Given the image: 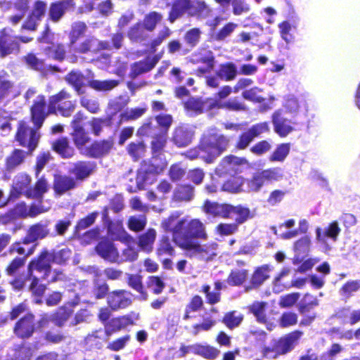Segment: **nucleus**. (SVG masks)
<instances>
[{"label": "nucleus", "mask_w": 360, "mask_h": 360, "mask_svg": "<svg viewBox=\"0 0 360 360\" xmlns=\"http://www.w3.org/2000/svg\"><path fill=\"white\" fill-rule=\"evenodd\" d=\"M181 213L174 212L162 223V228L172 233L173 240L179 246V240L187 242H197L195 239H206L205 224L198 219L180 218Z\"/></svg>", "instance_id": "nucleus-1"}, {"label": "nucleus", "mask_w": 360, "mask_h": 360, "mask_svg": "<svg viewBox=\"0 0 360 360\" xmlns=\"http://www.w3.org/2000/svg\"><path fill=\"white\" fill-rule=\"evenodd\" d=\"M233 13L236 15L247 13L250 11V6L245 0H233L232 1Z\"/></svg>", "instance_id": "nucleus-60"}, {"label": "nucleus", "mask_w": 360, "mask_h": 360, "mask_svg": "<svg viewBox=\"0 0 360 360\" xmlns=\"http://www.w3.org/2000/svg\"><path fill=\"white\" fill-rule=\"evenodd\" d=\"M179 247L186 250L189 257H198L205 261L212 260L217 255V245L214 243L200 245L198 242L179 240Z\"/></svg>", "instance_id": "nucleus-3"}, {"label": "nucleus", "mask_w": 360, "mask_h": 360, "mask_svg": "<svg viewBox=\"0 0 360 360\" xmlns=\"http://www.w3.org/2000/svg\"><path fill=\"white\" fill-rule=\"evenodd\" d=\"M48 184L45 179H40L37 181L33 190L27 191V196L38 198L47 191Z\"/></svg>", "instance_id": "nucleus-48"}, {"label": "nucleus", "mask_w": 360, "mask_h": 360, "mask_svg": "<svg viewBox=\"0 0 360 360\" xmlns=\"http://www.w3.org/2000/svg\"><path fill=\"white\" fill-rule=\"evenodd\" d=\"M129 285L136 290L137 292L141 293L140 299L146 300L147 299V295L143 291V286L141 284V278L137 275H131L129 277Z\"/></svg>", "instance_id": "nucleus-56"}, {"label": "nucleus", "mask_w": 360, "mask_h": 360, "mask_svg": "<svg viewBox=\"0 0 360 360\" xmlns=\"http://www.w3.org/2000/svg\"><path fill=\"white\" fill-rule=\"evenodd\" d=\"M69 98V95L62 91L58 94L52 96L49 101V112L56 113L57 111L64 117H69L75 110V105L70 101L62 102Z\"/></svg>", "instance_id": "nucleus-6"}, {"label": "nucleus", "mask_w": 360, "mask_h": 360, "mask_svg": "<svg viewBox=\"0 0 360 360\" xmlns=\"http://www.w3.org/2000/svg\"><path fill=\"white\" fill-rule=\"evenodd\" d=\"M39 137V136L37 134V132L27 127L25 122L19 124L16 135L17 140L22 146L28 147L30 152L37 147Z\"/></svg>", "instance_id": "nucleus-7"}, {"label": "nucleus", "mask_w": 360, "mask_h": 360, "mask_svg": "<svg viewBox=\"0 0 360 360\" xmlns=\"http://www.w3.org/2000/svg\"><path fill=\"white\" fill-rule=\"evenodd\" d=\"M108 302L114 310L125 308L131 303V295L125 290H115L108 295Z\"/></svg>", "instance_id": "nucleus-10"}, {"label": "nucleus", "mask_w": 360, "mask_h": 360, "mask_svg": "<svg viewBox=\"0 0 360 360\" xmlns=\"http://www.w3.org/2000/svg\"><path fill=\"white\" fill-rule=\"evenodd\" d=\"M54 150L63 158L72 157L74 153L73 148L69 146L66 139H61L55 142L53 145Z\"/></svg>", "instance_id": "nucleus-37"}, {"label": "nucleus", "mask_w": 360, "mask_h": 360, "mask_svg": "<svg viewBox=\"0 0 360 360\" xmlns=\"http://www.w3.org/2000/svg\"><path fill=\"white\" fill-rule=\"evenodd\" d=\"M46 4L42 1H37L34 4L32 15L29 20L23 25L22 28L30 30H34L37 26V22L41 17L44 16L46 11Z\"/></svg>", "instance_id": "nucleus-22"}, {"label": "nucleus", "mask_w": 360, "mask_h": 360, "mask_svg": "<svg viewBox=\"0 0 360 360\" xmlns=\"http://www.w3.org/2000/svg\"><path fill=\"white\" fill-rule=\"evenodd\" d=\"M290 150V143H281L277 146L269 158L270 162H283Z\"/></svg>", "instance_id": "nucleus-34"}, {"label": "nucleus", "mask_w": 360, "mask_h": 360, "mask_svg": "<svg viewBox=\"0 0 360 360\" xmlns=\"http://www.w3.org/2000/svg\"><path fill=\"white\" fill-rule=\"evenodd\" d=\"M201 32L198 28H193L188 31L184 37L185 41L191 47L195 46L199 41Z\"/></svg>", "instance_id": "nucleus-58"}, {"label": "nucleus", "mask_w": 360, "mask_h": 360, "mask_svg": "<svg viewBox=\"0 0 360 360\" xmlns=\"http://www.w3.org/2000/svg\"><path fill=\"white\" fill-rule=\"evenodd\" d=\"M243 319V317L240 313L233 311L226 314L224 318V323L228 328H232L238 326L241 323Z\"/></svg>", "instance_id": "nucleus-50"}, {"label": "nucleus", "mask_w": 360, "mask_h": 360, "mask_svg": "<svg viewBox=\"0 0 360 360\" xmlns=\"http://www.w3.org/2000/svg\"><path fill=\"white\" fill-rule=\"evenodd\" d=\"M243 160L235 156H229L225 158L219 167L217 168V172L219 174L222 173H230L233 171L237 172V166L241 165Z\"/></svg>", "instance_id": "nucleus-28"}, {"label": "nucleus", "mask_w": 360, "mask_h": 360, "mask_svg": "<svg viewBox=\"0 0 360 360\" xmlns=\"http://www.w3.org/2000/svg\"><path fill=\"white\" fill-rule=\"evenodd\" d=\"M271 269L267 266L258 268L252 275V283L253 285H259L269 277Z\"/></svg>", "instance_id": "nucleus-42"}, {"label": "nucleus", "mask_w": 360, "mask_h": 360, "mask_svg": "<svg viewBox=\"0 0 360 360\" xmlns=\"http://www.w3.org/2000/svg\"><path fill=\"white\" fill-rule=\"evenodd\" d=\"M295 225V221L290 219L281 224L278 228L274 227L273 230L276 235L283 239H291L296 237L299 232L305 233L308 230V222L306 219H302L299 222V229L290 230Z\"/></svg>", "instance_id": "nucleus-5"}, {"label": "nucleus", "mask_w": 360, "mask_h": 360, "mask_svg": "<svg viewBox=\"0 0 360 360\" xmlns=\"http://www.w3.org/2000/svg\"><path fill=\"white\" fill-rule=\"evenodd\" d=\"M145 112V108H136L127 110L121 115V121L136 120L140 117Z\"/></svg>", "instance_id": "nucleus-59"}, {"label": "nucleus", "mask_w": 360, "mask_h": 360, "mask_svg": "<svg viewBox=\"0 0 360 360\" xmlns=\"http://www.w3.org/2000/svg\"><path fill=\"white\" fill-rule=\"evenodd\" d=\"M245 180L241 176L233 177L224 184L222 190L229 193L240 192L243 191L242 186Z\"/></svg>", "instance_id": "nucleus-40"}, {"label": "nucleus", "mask_w": 360, "mask_h": 360, "mask_svg": "<svg viewBox=\"0 0 360 360\" xmlns=\"http://www.w3.org/2000/svg\"><path fill=\"white\" fill-rule=\"evenodd\" d=\"M146 225V219L144 216L131 217L128 221L129 229L134 231H140Z\"/></svg>", "instance_id": "nucleus-52"}, {"label": "nucleus", "mask_w": 360, "mask_h": 360, "mask_svg": "<svg viewBox=\"0 0 360 360\" xmlns=\"http://www.w3.org/2000/svg\"><path fill=\"white\" fill-rule=\"evenodd\" d=\"M108 46V43L101 42L98 41L96 39L91 38L83 42L78 49V51L79 53H85L89 51H96L101 49H107Z\"/></svg>", "instance_id": "nucleus-33"}, {"label": "nucleus", "mask_w": 360, "mask_h": 360, "mask_svg": "<svg viewBox=\"0 0 360 360\" xmlns=\"http://www.w3.org/2000/svg\"><path fill=\"white\" fill-rule=\"evenodd\" d=\"M161 56H155L153 58H148L143 61L135 63L131 65V75L136 77L142 73L150 70L158 63Z\"/></svg>", "instance_id": "nucleus-23"}, {"label": "nucleus", "mask_w": 360, "mask_h": 360, "mask_svg": "<svg viewBox=\"0 0 360 360\" xmlns=\"http://www.w3.org/2000/svg\"><path fill=\"white\" fill-rule=\"evenodd\" d=\"M48 234L49 230L46 229V226L40 224L34 225L30 229L24 243H33L38 239L44 238Z\"/></svg>", "instance_id": "nucleus-31"}, {"label": "nucleus", "mask_w": 360, "mask_h": 360, "mask_svg": "<svg viewBox=\"0 0 360 360\" xmlns=\"http://www.w3.org/2000/svg\"><path fill=\"white\" fill-rule=\"evenodd\" d=\"M44 103V98L38 96L31 110L33 122L37 128L41 126L46 117Z\"/></svg>", "instance_id": "nucleus-26"}, {"label": "nucleus", "mask_w": 360, "mask_h": 360, "mask_svg": "<svg viewBox=\"0 0 360 360\" xmlns=\"http://www.w3.org/2000/svg\"><path fill=\"white\" fill-rule=\"evenodd\" d=\"M264 181H278L283 176L282 169L280 168H273L264 170L261 172Z\"/></svg>", "instance_id": "nucleus-57"}, {"label": "nucleus", "mask_w": 360, "mask_h": 360, "mask_svg": "<svg viewBox=\"0 0 360 360\" xmlns=\"http://www.w3.org/2000/svg\"><path fill=\"white\" fill-rule=\"evenodd\" d=\"M302 105H304V102L300 101L293 96H289L285 100L283 107L286 112L291 115H295L299 112V110Z\"/></svg>", "instance_id": "nucleus-43"}, {"label": "nucleus", "mask_w": 360, "mask_h": 360, "mask_svg": "<svg viewBox=\"0 0 360 360\" xmlns=\"http://www.w3.org/2000/svg\"><path fill=\"white\" fill-rule=\"evenodd\" d=\"M33 316L28 314L25 318L22 319L17 324L14 329L15 333L20 338L30 337L34 330L32 325Z\"/></svg>", "instance_id": "nucleus-25"}, {"label": "nucleus", "mask_w": 360, "mask_h": 360, "mask_svg": "<svg viewBox=\"0 0 360 360\" xmlns=\"http://www.w3.org/2000/svg\"><path fill=\"white\" fill-rule=\"evenodd\" d=\"M290 269L289 268H283L277 277L274 279L273 290L276 292H281L285 288H288L290 285L289 284H284L282 280L285 276L289 275Z\"/></svg>", "instance_id": "nucleus-46"}, {"label": "nucleus", "mask_w": 360, "mask_h": 360, "mask_svg": "<svg viewBox=\"0 0 360 360\" xmlns=\"http://www.w3.org/2000/svg\"><path fill=\"white\" fill-rule=\"evenodd\" d=\"M212 105L213 103L211 102L202 103L198 99L192 98L184 103V107L188 113L193 115L202 112L205 106H212ZM214 105H218V104L214 103Z\"/></svg>", "instance_id": "nucleus-32"}, {"label": "nucleus", "mask_w": 360, "mask_h": 360, "mask_svg": "<svg viewBox=\"0 0 360 360\" xmlns=\"http://www.w3.org/2000/svg\"><path fill=\"white\" fill-rule=\"evenodd\" d=\"M93 169V166L90 163L79 162L75 165L72 173L79 179H83L87 177Z\"/></svg>", "instance_id": "nucleus-44"}, {"label": "nucleus", "mask_w": 360, "mask_h": 360, "mask_svg": "<svg viewBox=\"0 0 360 360\" xmlns=\"http://www.w3.org/2000/svg\"><path fill=\"white\" fill-rule=\"evenodd\" d=\"M75 185L72 178L66 176H59L56 178L54 188L55 191L58 193H62L72 188Z\"/></svg>", "instance_id": "nucleus-41"}, {"label": "nucleus", "mask_w": 360, "mask_h": 360, "mask_svg": "<svg viewBox=\"0 0 360 360\" xmlns=\"http://www.w3.org/2000/svg\"><path fill=\"white\" fill-rule=\"evenodd\" d=\"M265 305L266 304L264 302H255L250 307L251 311L259 322H264L265 321Z\"/></svg>", "instance_id": "nucleus-62"}, {"label": "nucleus", "mask_w": 360, "mask_h": 360, "mask_svg": "<svg viewBox=\"0 0 360 360\" xmlns=\"http://www.w3.org/2000/svg\"><path fill=\"white\" fill-rule=\"evenodd\" d=\"M167 141V134L160 132L154 136L152 141V149L154 152H159L165 146Z\"/></svg>", "instance_id": "nucleus-63"}, {"label": "nucleus", "mask_w": 360, "mask_h": 360, "mask_svg": "<svg viewBox=\"0 0 360 360\" xmlns=\"http://www.w3.org/2000/svg\"><path fill=\"white\" fill-rule=\"evenodd\" d=\"M83 119V115L80 112L77 113L72 122L73 128L72 137L74 142L80 152L82 153V149L86 148L85 145L89 142V138L84 131L83 127L80 125V122Z\"/></svg>", "instance_id": "nucleus-8"}, {"label": "nucleus", "mask_w": 360, "mask_h": 360, "mask_svg": "<svg viewBox=\"0 0 360 360\" xmlns=\"http://www.w3.org/2000/svg\"><path fill=\"white\" fill-rule=\"evenodd\" d=\"M272 119L274 130L280 136H286L292 131L290 122L282 116V112L280 110L274 113Z\"/></svg>", "instance_id": "nucleus-21"}, {"label": "nucleus", "mask_w": 360, "mask_h": 360, "mask_svg": "<svg viewBox=\"0 0 360 360\" xmlns=\"http://www.w3.org/2000/svg\"><path fill=\"white\" fill-rule=\"evenodd\" d=\"M156 238V231L153 229H148L139 238V246L144 252H150L153 250V243Z\"/></svg>", "instance_id": "nucleus-30"}, {"label": "nucleus", "mask_w": 360, "mask_h": 360, "mask_svg": "<svg viewBox=\"0 0 360 360\" xmlns=\"http://www.w3.org/2000/svg\"><path fill=\"white\" fill-rule=\"evenodd\" d=\"M97 253L104 259L112 262L118 261L119 254L113 244L108 240L101 241L96 248Z\"/></svg>", "instance_id": "nucleus-16"}, {"label": "nucleus", "mask_w": 360, "mask_h": 360, "mask_svg": "<svg viewBox=\"0 0 360 360\" xmlns=\"http://www.w3.org/2000/svg\"><path fill=\"white\" fill-rule=\"evenodd\" d=\"M193 189L190 186H181L174 192V199L176 200H190L193 195Z\"/></svg>", "instance_id": "nucleus-47"}, {"label": "nucleus", "mask_w": 360, "mask_h": 360, "mask_svg": "<svg viewBox=\"0 0 360 360\" xmlns=\"http://www.w3.org/2000/svg\"><path fill=\"white\" fill-rule=\"evenodd\" d=\"M73 6L74 3L72 0L63 1L52 4L49 11L50 18L53 21H58L66 11Z\"/></svg>", "instance_id": "nucleus-27"}, {"label": "nucleus", "mask_w": 360, "mask_h": 360, "mask_svg": "<svg viewBox=\"0 0 360 360\" xmlns=\"http://www.w3.org/2000/svg\"><path fill=\"white\" fill-rule=\"evenodd\" d=\"M192 136L191 131H189L186 127H179L174 131L173 140L176 146L184 147L191 143Z\"/></svg>", "instance_id": "nucleus-29"}, {"label": "nucleus", "mask_w": 360, "mask_h": 360, "mask_svg": "<svg viewBox=\"0 0 360 360\" xmlns=\"http://www.w3.org/2000/svg\"><path fill=\"white\" fill-rule=\"evenodd\" d=\"M52 257L53 256L51 253L44 252L37 262H31L29 266L30 276H32L34 271H37L39 273L44 272V278H47L48 275L51 274L50 261Z\"/></svg>", "instance_id": "nucleus-14"}, {"label": "nucleus", "mask_w": 360, "mask_h": 360, "mask_svg": "<svg viewBox=\"0 0 360 360\" xmlns=\"http://www.w3.org/2000/svg\"><path fill=\"white\" fill-rule=\"evenodd\" d=\"M340 232V229L337 221H333L329 224L324 233H321V229L317 228L316 230V240L319 243L326 245V250H328L329 248L326 245V238H330L335 241L338 236Z\"/></svg>", "instance_id": "nucleus-20"}, {"label": "nucleus", "mask_w": 360, "mask_h": 360, "mask_svg": "<svg viewBox=\"0 0 360 360\" xmlns=\"http://www.w3.org/2000/svg\"><path fill=\"white\" fill-rule=\"evenodd\" d=\"M264 181H265L264 179L262 174H261V172L255 174L252 176V179L248 181L247 191L249 192H250V191L257 192V191H259V189L263 186Z\"/></svg>", "instance_id": "nucleus-53"}, {"label": "nucleus", "mask_w": 360, "mask_h": 360, "mask_svg": "<svg viewBox=\"0 0 360 360\" xmlns=\"http://www.w3.org/2000/svg\"><path fill=\"white\" fill-rule=\"evenodd\" d=\"M318 300L314 296L307 294L299 303V311L304 313L318 305Z\"/></svg>", "instance_id": "nucleus-49"}, {"label": "nucleus", "mask_w": 360, "mask_h": 360, "mask_svg": "<svg viewBox=\"0 0 360 360\" xmlns=\"http://www.w3.org/2000/svg\"><path fill=\"white\" fill-rule=\"evenodd\" d=\"M157 252L159 256L172 255L173 254L174 249L167 237L163 236L160 240Z\"/></svg>", "instance_id": "nucleus-54"}, {"label": "nucleus", "mask_w": 360, "mask_h": 360, "mask_svg": "<svg viewBox=\"0 0 360 360\" xmlns=\"http://www.w3.org/2000/svg\"><path fill=\"white\" fill-rule=\"evenodd\" d=\"M248 273L245 269H236L231 271L228 278V283L233 285L242 284L247 278Z\"/></svg>", "instance_id": "nucleus-45"}, {"label": "nucleus", "mask_w": 360, "mask_h": 360, "mask_svg": "<svg viewBox=\"0 0 360 360\" xmlns=\"http://www.w3.org/2000/svg\"><path fill=\"white\" fill-rule=\"evenodd\" d=\"M190 6V0H176L169 13V20L173 22L177 19Z\"/></svg>", "instance_id": "nucleus-36"}, {"label": "nucleus", "mask_w": 360, "mask_h": 360, "mask_svg": "<svg viewBox=\"0 0 360 360\" xmlns=\"http://www.w3.org/2000/svg\"><path fill=\"white\" fill-rule=\"evenodd\" d=\"M11 30H4L0 33V55L5 56L18 48L17 38L11 34Z\"/></svg>", "instance_id": "nucleus-12"}, {"label": "nucleus", "mask_w": 360, "mask_h": 360, "mask_svg": "<svg viewBox=\"0 0 360 360\" xmlns=\"http://www.w3.org/2000/svg\"><path fill=\"white\" fill-rule=\"evenodd\" d=\"M301 335L300 332L295 331L288 334L278 340H275L279 356L291 351L297 343Z\"/></svg>", "instance_id": "nucleus-13"}, {"label": "nucleus", "mask_w": 360, "mask_h": 360, "mask_svg": "<svg viewBox=\"0 0 360 360\" xmlns=\"http://www.w3.org/2000/svg\"><path fill=\"white\" fill-rule=\"evenodd\" d=\"M231 205L227 204H218L206 200L202 210L205 213L212 217H229Z\"/></svg>", "instance_id": "nucleus-18"}, {"label": "nucleus", "mask_w": 360, "mask_h": 360, "mask_svg": "<svg viewBox=\"0 0 360 360\" xmlns=\"http://www.w3.org/2000/svg\"><path fill=\"white\" fill-rule=\"evenodd\" d=\"M25 158V153L20 150H15L7 158L6 166L7 170H11L20 165Z\"/></svg>", "instance_id": "nucleus-39"}, {"label": "nucleus", "mask_w": 360, "mask_h": 360, "mask_svg": "<svg viewBox=\"0 0 360 360\" xmlns=\"http://www.w3.org/2000/svg\"><path fill=\"white\" fill-rule=\"evenodd\" d=\"M112 147V143L110 141L96 142L89 147L82 149V154L97 158L107 154Z\"/></svg>", "instance_id": "nucleus-17"}, {"label": "nucleus", "mask_w": 360, "mask_h": 360, "mask_svg": "<svg viewBox=\"0 0 360 360\" xmlns=\"http://www.w3.org/2000/svg\"><path fill=\"white\" fill-rule=\"evenodd\" d=\"M227 144L228 140L225 137L214 134L205 139L202 147L198 150H191L187 153L186 155L191 160L199 157L207 162H211L221 154Z\"/></svg>", "instance_id": "nucleus-2"}, {"label": "nucleus", "mask_w": 360, "mask_h": 360, "mask_svg": "<svg viewBox=\"0 0 360 360\" xmlns=\"http://www.w3.org/2000/svg\"><path fill=\"white\" fill-rule=\"evenodd\" d=\"M193 352L198 354L209 359H215L219 354V351L209 345H195L191 347H183L179 351V355L184 356L186 353Z\"/></svg>", "instance_id": "nucleus-11"}, {"label": "nucleus", "mask_w": 360, "mask_h": 360, "mask_svg": "<svg viewBox=\"0 0 360 360\" xmlns=\"http://www.w3.org/2000/svg\"><path fill=\"white\" fill-rule=\"evenodd\" d=\"M130 340V335H126L108 343L107 348L111 351H120L125 347Z\"/></svg>", "instance_id": "nucleus-55"}, {"label": "nucleus", "mask_w": 360, "mask_h": 360, "mask_svg": "<svg viewBox=\"0 0 360 360\" xmlns=\"http://www.w3.org/2000/svg\"><path fill=\"white\" fill-rule=\"evenodd\" d=\"M278 27L282 39L287 44L291 43L294 39L292 32L295 29V26L289 21L285 20L279 23Z\"/></svg>", "instance_id": "nucleus-38"}, {"label": "nucleus", "mask_w": 360, "mask_h": 360, "mask_svg": "<svg viewBox=\"0 0 360 360\" xmlns=\"http://www.w3.org/2000/svg\"><path fill=\"white\" fill-rule=\"evenodd\" d=\"M263 356L267 359H276L278 354V350L275 340L271 341L268 345L264 346L262 349Z\"/></svg>", "instance_id": "nucleus-61"}, {"label": "nucleus", "mask_w": 360, "mask_h": 360, "mask_svg": "<svg viewBox=\"0 0 360 360\" xmlns=\"http://www.w3.org/2000/svg\"><path fill=\"white\" fill-rule=\"evenodd\" d=\"M162 20V15L157 12H151L146 15L143 21L145 28L148 31H152L156 24Z\"/></svg>", "instance_id": "nucleus-51"}, {"label": "nucleus", "mask_w": 360, "mask_h": 360, "mask_svg": "<svg viewBox=\"0 0 360 360\" xmlns=\"http://www.w3.org/2000/svg\"><path fill=\"white\" fill-rule=\"evenodd\" d=\"M311 246V240L308 236H304L297 240L293 245L295 256L292 260L294 265H298L308 255Z\"/></svg>", "instance_id": "nucleus-15"}, {"label": "nucleus", "mask_w": 360, "mask_h": 360, "mask_svg": "<svg viewBox=\"0 0 360 360\" xmlns=\"http://www.w3.org/2000/svg\"><path fill=\"white\" fill-rule=\"evenodd\" d=\"M249 216V209L241 206L233 207L231 205L228 218L234 219L238 223L241 224L247 220Z\"/></svg>", "instance_id": "nucleus-35"}, {"label": "nucleus", "mask_w": 360, "mask_h": 360, "mask_svg": "<svg viewBox=\"0 0 360 360\" xmlns=\"http://www.w3.org/2000/svg\"><path fill=\"white\" fill-rule=\"evenodd\" d=\"M68 82L72 84L77 91L79 93V90L81 86L85 85L86 84H89L91 87L96 90L99 91H108L110 90L115 86H116L118 82L115 80H93L89 81L85 79L79 72H72L67 76Z\"/></svg>", "instance_id": "nucleus-4"}, {"label": "nucleus", "mask_w": 360, "mask_h": 360, "mask_svg": "<svg viewBox=\"0 0 360 360\" xmlns=\"http://www.w3.org/2000/svg\"><path fill=\"white\" fill-rule=\"evenodd\" d=\"M236 70L235 67L231 64L221 65L219 72V76L226 80L233 79L236 76Z\"/></svg>", "instance_id": "nucleus-64"}, {"label": "nucleus", "mask_w": 360, "mask_h": 360, "mask_svg": "<svg viewBox=\"0 0 360 360\" xmlns=\"http://www.w3.org/2000/svg\"><path fill=\"white\" fill-rule=\"evenodd\" d=\"M51 206L49 204L47 206L45 205H32L30 207L27 212V207L25 204H20L16 206L14 209V215L16 217H26L31 216L34 217L43 212H47L50 209Z\"/></svg>", "instance_id": "nucleus-24"}, {"label": "nucleus", "mask_w": 360, "mask_h": 360, "mask_svg": "<svg viewBox=\"0 0 360 360\" xmlns=\"http://www.w3.org/2000/svg\"><path fill=\"white\" fill-rule=\"evenodd\" d=\"M139 319V315L131 313L129 315L112 319L105 326V333L108 335L126 328L129 325H133Z\"/></svg>", "instance_id": "nucleus-9"}, {"label": "nucleus", "mask_w": 360, "mask_h": 360, "mask_svg": "<svg viewBox=\"0 0 360 360\" xmlns=\"http://www.w3.org/2000/svg\"><path fill=\"white\" fill-rule=\"evenodd\" d=\"M31 181L30 177L25 174H19L13 181V188L11 192V198H17L19 194L25 193L27 196V186Z\"/></svg>", "instance_id": "nucleus-19"}]
</instances>
